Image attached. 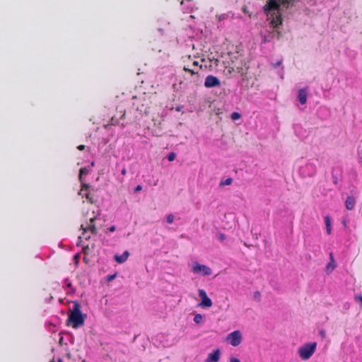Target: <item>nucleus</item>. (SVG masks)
Wrapping results in <instances>:
<instances>
[{"label":"nucleus","instance_id":"obj_30","mask_svg":"<svg viewBox=\"0 0 362 362\" xmlns=\"http://www.w3.org/2000/svg\"><path fill=\"white\" fill-rule=\"evenodd\" d=\"M115 276H116V274H113V275H112V276H110L108 277V281H112V280H113V279L115 278Z\"/></svg>","mask_w":362,"mask_h":362},{"label":"nucleus","instance_id":"obj_25","mask_svg":"<svg viewBox=\"0 0 362 362\" xmlns=\"http://www.w3.org/2000/svg\"><path fill=\"white\" fill-rule=\"evenodd\" d=\"M230 362H241L238 358L230 357Z\"/></svg>","mask_w":362,"mask_h":362},{"label":"nucleus","instance_id":"obj_9","mask_svg":"<svg viewBox=\"0 0 362 362\" xmlns=\"http://www.w3.org/2000/svg\"><path fill=\"white\" fill-rule=\"evenodd\" d=\"M89 172H90V168H82L80 170L79 180H80L81 182L82 187H81V189L80 190V192H78L79 195L83 196L82 192L83 190H87L89 188V185H88L82 182V176L83 175L88 174Z\"/></svg>","mask_w":362,"mask_h":362},{"label":"nucleus","instance_id":"obj_18","mask_svg":"<svg viewBox=\"0 0 362 362\" xmlns=\"http://www.w3.org/2000/svg\"><path fill=\"white\" fill-rule=\"evenodd\" d=\"M175 216L173 214H170L166 216V221L168 223L171 224L173 223Z\"/></svg>","mask_w":362,"mask_h":362},{"label":"nucleus","instance_id":"obj_34","mask_svg":"<svg viewBox=\"0 0 362 362\" xmlns=\"http://www.w3.org/2000/svg\"><path fill=\"white\" fill-rule=\"evenodd\" d=\"M220 239H221V240H223L225 239V236H224V235L221 234V235H220Z\"/></svg>","mask_w":362,"mask_h":362},{"label":"nucleus","instance_id":"obj_32","mask_svg":"<svg viewBox=\"0 0 362 362\" xmlns=\"http://www.w3.org/2000/svg\"><path fill=\"white\" fill-rule=\"evenodd\" d=\"M85 148V146L84 145H80L78 146V149L80 150V151H82Z\"/></svg>","mask_w":362,"mask_h":362},{"label":"nucleus","instance_id":"obj_16","mask_svg":"<svg viewBox=\"0 0 362 362\" xmlns=\"http://www.w3.org/2000/svg\"><path fill=\"white\" fill-rule=\"evenodd\" d=\"M325 225H326L327 233V234L329 235L332 233V223H331V219H330L329 216H325Z\"/></svg>","mask_w":362,"mask_h":362},{"label":"nucleus","instance_id":"obj_17","mask_svg":"<svg viewBox=\"0 0 362 362\" xmlns=\"http://www.w3.org/2000/svg\"><path fill=\"white\" fill-rule=\"evenodd\" d=\"M194 322L196 324H202L204 322V315L202 314H196L194 317Z\"/></svg>","mask_w":362,"mask_h":362},{"label":"nucleus","instance_id":"obj_33","mask_svg":"<svg viewBox=\"0 0 362 362\" xmlns=\"http://www.w3.org/2000/svg\"><path fill=\"white\" fill-rule=\"evenodd\" d=\"M141 190V185H138L136 188H135V192H139Z\"/></svg>","mask_w":362,"mask_h":362},{"label":"nucleus","instance_id":"obj_24","mask_svg":"<svg viewBox=\"0 0 362 362\" xmlns=\"http://www.w3.org/2000/svg\"><path fill=\"white\" fill-rule=\"evenodd\" d=\"M319 335H320L322 339L325 338V337H326V332H325V330H324V329H320V330L319 331Z\"/></svg>","mask_w":362,"mask_h":362},{"label":"nucleus","instance_id":"obj_36","mask_svg":"<svg viewBox=\"0 0 362 362\" xmlns=\"http://www.w3.org/2000/svg\"><path fill=\"white\" fill-rule=\"evenodd\" d=\"M281 64V61H279L276 63V66H280Z\"/></svg>","mask_w":362,"mask_h":362},{"label":"nucleus","instance_id":"obj_15","mask_svg":"<svg viewBox=\"0 0 362 362\" xmlns=\"http://www.w3.org/2000/svg\"><path fill=\"white\" fill-rule=\"evenodd\" d=\"M64 288L66 290L67 294H72L75 292L74 288L73 287L71 283L68 279L65 280Z\"/></svg>","mask_w":362,"mask_h":362},{"label":"nucleus","instance_id":"obj_27","mask_svg":"<svg viewBox=\"0 0 362 362\" xmlns=\"http://www.w3.org/2000/svg\"><path fill=\"white\" fill-rule=\"evenodd\" d=\"M85 196H86V199H88L90 203H93V199H92V198H91V197H90V196H89V194H88V193H86V194H85Z\"/></svg>","mask_w":362,"mask_h":362},{"label":"nucleus","instance_id":"obj_35","mask_svg":"<svg viewBox=\"0 0 362 362\" xmlns=\"http://www.w3.org/2000/svg\"><path fill=\"white\" fill-rule=\"evenodd\" d=\"M193 65H194V66H197V65H198V62L194 61V62H193Z\"/></svg>","mask_w":362,"mask_h":362},{"label":"nucleus","instance_id":"obj_31","mask_svg":"<svg viewBox=\"0 0 362 362\" xmlns=\"http://www.w3.org/2000/svg\"><path fill=\"white\" fill-rule=\"evenodd\" d=\"M121 173H122V175H124V176L127 174V170H126L125 168H124L122 170Z\"/></svg>","mask_w":362,"mask_h":362},{"label":"nucleus","instance_id":"obj_8","mask_svg":"<svg viewBox=\"0 0 362 362\" xmlns=\"http://www.w3.org/2000/svg\"><path fill=\"white\" fill-rule=\"evenodd\" d=\"M204 86L208 88L219 87L221 86V81L217 77L209 75L205 78Z\"/></svg>","mask_w":362,"mask_h":362},{"label":"nucleus","instance_id":"obj_29","mask_svg":"<svg viewBox=\"0 0 362 362\" xmlns=\"http://www.w3.org/2000/svg\"><path fill=\"white\" fill-rule=\"evenodd\" d=\"M116 230V227L115 226H112L108 228V230L110 232H114Z\"/></svg>","mask_w":362,"mask_h":362},{"label":"nucleus","instance_id":"obj_6","mask_svg":"<svg viewBox=\"0 0 362 362\" xmlns=\"http://www.w3.org/2000/svg\"><path fill=\"white\" fill-rule=\"evenodd\" d=\"M299 172L303 177H311L316 173V166L312 162H306L300 167Z\"/></svg>","mask_w":362,"mask_h":362},{"label":"nucleus","instance_id":"obj_19","mask_svg":"<svg viewBox=\"0 0 362 362\" xmlns=\"http://www.w3.org/2000/svg\"><path fill=\"white\" fill-rule=\"evenodd\" d=\"M216 18H218V20L219 21H225L226 19H227L228 18V14H227V13L220 14V15L217 16Z\"/></svg>","mask_w":362,"mask_h":362},{"label":"nucleus","instance_id":"obj_22","mask_svg":"<svg viewBox=\"0 0 362 362\" xmlns=\"http://www.w3.org/2000/svg\"><path fill=\"white\" fill-rule=\"evenodd\" d=\"M274 35H275V33H274V32H273V33H272V34L271 35H269L268 37H267V36H265V35H264V36L263 37H264V39H263L264 42H269V41H270V39H271L272 37H274Z\"/></svg>","mask_w":362,"mask_h":362},{"label":"nucleus","instance_id":"obj_12","mask_svg":"<svg viewBox=\"0 0 362 362\" xmlns=\"http://www.w3.org/2000/svg\"><path fill=\"white\" fill-rule=\"evenodd\" d=\"M329 259L330 261L326 266V272L328 274L331 273L337 267L333 254L332 252L329 253Z\"/></svg>","mask_w":362,"mask_h":362},{"label":"nucleus","instance_id":"obj_13","mask_svg":"<svg viewBox=\"0 0 362 362\" xmlns=\"http://www.w3.org/2000/svg\"><path fill=\"white\" fill-rule=\"evenodd\" d=\"M129 256V252L128 251H124L121 255H115V259L119 264H122L125 262Z\"/></svg>","mask_w":362,"mask_h":362},{"label":"nucleus","instance_id":"obj_20","mask_svg":"<svg viewBox=\"0 0 362 362\" xmlns=\"http://www.w3.org/2000/svg\"><path fill=\"white\" fill-rule=\"evenodd\" d=\"M240 118V115L238 112H233L231 115V119L233 120H236Z\"/></svg>","mask_w":362,"mask_h":362},{"label":"nucleus","instance_id":"obj_28","mask_svg":"<svg viewBox=\"0 0 362 362\" xmlns=\"http://www.w3.org/2000/svg\"><path fill=\"white\" fill-rule=\"evenodd\" d=\"M85 196H86V199H88L90 203H93V199H92V198H91V197H90V196H89V194H88V193H86V194H85Z\"/></svg>","mask_w":362,"mask_h":362},{"label":"nucleus","instance_id":"obj_10","mask_svg":"<svg viewBox=\"0 0 362 362\" xmlns=\"http://www.w3.org/2000/svg\"><path fill=\"white\" fill-rule=\"evenodd\" d=\"M221 358V351L216 349L213 352L209 354L206 362H218Z\"/></svg>","mask_w":362,"mask_h":362},{"label":"nucleus","instance_id":"obj_21","mask_svg":"<svg viewBox=\"0 0 362 362\" xmlns=\"http://www.w3.org/2000/svg\"><path fill=\"white\" fill-rule=\"evenodd\" d=\"M176 154L173 152L170 153L168 156V160L169 161H173L175 159Z\"/></svg>","mask_w":362,"mask_h":362},{"label":"nucleus","instance_id":"obj_11","mask_svg":"<svg viewBox=\"0 0 362 362\" xmlns=\"http://www.w3.org/2000/svg\"><path fill=\"white\" fill-rule=\"evenodd\" d=\"M308 90L307 88L300 89L298 91V98L301 105H304L307 102Z\"/></svg>","mask_w":362,"mask_h":362},{"label":"nucleus","instance_id":"obj_4","mask_svg":"<svg viewBox=\"0 0 362 362\" xmlns=\"http://www.w3.org/2000/svg\"><path fill=\"white\" fill-rule=\"evenodd\" d=\"M192 272L201 276H209L212 274L211 269L206 265L201 264L198 262H192L191 264Z\"/></svg>","mask_w":362,"mask_h":362},{"label":"nucleus","instance_id":"obj_1","mask_svg":"<svg viewBox=\"0 0 362 362\" xmlns=\"http://www.w3.org/2000/svg\"><path fill=\"white\" fill-rule=\"evenodd\" d=\"M93 216L90 217L89 221L83 223L81 225V229L83 233L78 236V240L82 242V240H88L90 238L92 235L96 234L97 228L94 224V221L97 219V215H95V212L93 211Z\"/></svg>","mask_w":362,"mask_h":362},{"label":"nucleus","instance_id":"obj_2","mask_svg":"<svg viewBox=\"0 0 362 362\" xmlns=\"http://www.w3.org/2000/svg\"><path fill=\"white\" fill-rule=\"evenodd\" d=\"M84 320V316L81 311L80 304L77 302H74L73 310L69 316V321L72 324V327L76 329L83 325Z\"/></svg>","mask_w":362,"mask_h":362},{"label":"nucleus","instance_id":"obj_14","mask_svg":"<svg viewBox=\"0 0 362 362\" xmlns=\"http://www.w3.org/2000/svg\"><path fill=\"white\" fill-rule=\"evenodd\" d=\"M355 204H356L355 198L352 196L348 197L345 202L346 208L348 210H352L354 208Z\"/></svg>","mask_w":362,"mask_h":362},{"label":"nucleus","instance_id":"obj_3","mask_svg":"<svg viewBox=\"0 0 362 362\" xmlns=\"http://www.w3.org/2000/svg\"><path fill=\"white\" fill-rule=\"evenodd\" d=\"M316 342H309L299 347L298 349V354L302 360L307 361L314 354L316 351Z\"/></svg>","mask_w":362,"mask_h":362},{"label":"nucleus","instance_id":"obj_5","mask_svg":"<svg viewBox=\"0 0 362 362\" xmlns=\"http://www.w3.org/2000/svg\"><path fill=\"white\" fill-rule=\"evenodd\" d=\"M243 334L240 330L229 333L226 337V341L233 346H239L243 341Z\"/></svg>","mask_w":362,"mask_h":362},{"label":"nucleus","instance_id":"obj_23","mask_svg":"<svg viewBox=\"0 0 362 362\" xmlns=\"http://www.w3.org/2000/svg\"><path fill=\"white\" fill-rule=\"evenodd\" d=\"M232 183V179L228 178L223 182H222L223 185H229Z\"/></svg>","mask_w":362,"mask_h":362},{"label":"nucleus","instance_id":"obj_26","mask_svg":"<svg viewBox=\"0 0 362 362\" xmlns=\"http://www.w3.org/2000/svg\"><path fill=\"white\" fill-rule=\"evenodd\" d=\"M184 70L186 71L190 72L192 74H194L195 73H197L194 70H192V69H188L186 67L184 68Z\"/></svg>","mask_w":362,"mask_h":362},{"label":"nucleus","instance_id":"obj_7","mask_svg":"<svg viewBox=\"0 0 362 362\" xmlns=\"http://www.w3.org/2000/svg\"><path fill=\"white\" fill-rule=\"evenodd\" d=\"M198 294L201 298V302L199 303V307L203 308H209L212 306V300L207 296L204 290L199 289Z\"/></svg>","mask_w":362,"mask_h":362}]
</instances>
